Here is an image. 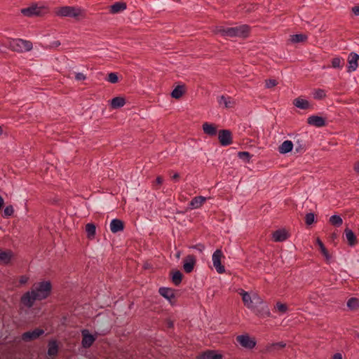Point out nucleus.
Returning <instances> with one entry per match:
<instances>
[{"label": "nucleus", "mask_w": 359, "mask_h": 359, "mask_svg": "<svg viewBox=\"0 0 359 359\" xmlns=\"http://www.w3.org/2000/svg\"><path fill=\"white\" fill-rule=\"evenodd\" d=\"M50 290V282H41L34 286L32 292L25 293L21 298V302L25 306L32 307L36 300H41L48 297Z\"/></svg>", "instance_id": "f257e3e1"}, {"label": "nucleus", "mask_w": 359, "mask_h": 359, "mask_svg": "<svg viewBox=\"0 0 359 359\" xmlns=\"http://www.w3.org/2000/svg\"><path fill=\"white\" fill-rule=\"evenodd\" d=\"M0 43L11 50L19 53L29 51L32 49V43L22 39L3 37L0 39Z\"/></svg>", "instance_id": "f03ea898"}, {"label": "nucleus", "mask_w": 359, "mask_h": 359, "mask_svg": "<svg viewBox=\"0 0 359 359\" xmlns=\"http://www.w3.org/2000/svg\"><path fill=\"white\" fill-rule=\"evenodd\" d=\"M250 28L246 25L229 27L219 26L216 29V33L224 37H247Z\"/></svg>", "instance_id": "7ed1b4c3"}, {"label": "nucleus", "mask_w": 359, "mask_h": 359, "mask_svg": "<svg viewBox=\"0 0 359 359\" xmlns=\"http://www.w3.org/2000/svg\"><path fill=\"white\" fill-rule=\"evenodd\" d=\"M55 13L60 17L78 18L82 15V10L76 6H61L55 9Z\"/></svg>", "instance_id": "20e7f679"}, {"label": "nucleus", "mask_w": 359, "mask_h": 359, "mask_svg": "<svg viewBox=\"0 0 359 359\" xmlns=\"http://www.w3.org/2000/svg\"><path fill=\"white\" fill-rule=\"evenodd\" d=\"M46 12V7L38 4H33L27 8L21 9V13L27 17L40 16Z\"/></svg>", "instance_id": "39448f33"}, {"label": "nucleus", "mask_w": 359, "mask_h": 359, "mask_svg": "<svg viewBox=\"0 0 359 359\" xmlns=\"http://www.w3.org/2000/svg\"><path fill=\"white\" fill-rule=\"evenodd\" d=\"M238 293L242 297V299L245 306L250 309H252L255 304L262 303V299L255 294H254L252 296H250L248 292L242 289L239 290Z\"/></svg>", "instance_id": "423d86ee"}, {"label": "nucleus", "mask_w": 359, "mask_h": 359, "mask_svg": "<svg viewBox=\"0 0 359 359\" xmlns=\"http://www.w3.org/2000/svg\"><path fill=\"white\" fill-rule=\"evenodd\" d=\"M257 316L261 318H266L271 316L268 305L262 300L261 304H255L254 308L251 309Z\"/></svg>", "instance_id": "0eeeda50"}, {"label": "nucleus", "mask_w": 359, "mask_h": 359, "mask_svg": "<svg viewBox=\"0 0 359 359\" xmlns=\"http://www.w3.org/2000/svg\"><path fill=\"white\" fill-rule=\"evenodd\" d=\"M222 257V252L220 250H217L214 252L212 257L213 266L219 273H223L225 271L224 266L221 264Z\"/></svg>", "instance_id": "6e6552de"}, {"label": "nucleus", "mask_w": 359, "mask_h": 359, "mask_svg": "<svg viewBox=\"0 0 359 359\" xmlns=\"http://www.w3.org/2000/svg\"><path fill=\"white\" fill-rule=\"evenodd\" d=\"M217 102L220 106L224 105L226 109H231L236 104L235 100L229 95L218 96Z\"/></svg>", "instance_id": "1a4fd4ad"}, {"label": "nucleus", "mask_w": 359, "mask_h": 359, "mask_svg": "<svg viewBox=\"0 0 359 359\" xmlns=\"http://www.w3.org/2000/svg\"><path fill=\"white\" fill-rule=\"evenodd\" d=\"M218 138L222 146H228L232 143L231 133L228 130H221Z\"/></svg>", "instance_id": "9d476101"}, {"label": "nucleus", "mask_w": 359, "mask_h": 359, "mask_svg": "<svg viewBox=\"0 0 359 359\" xmlns=\"http://www.w3.org/2000/svg\"><path fill=\"white\" fill-rule=\"evenodd\" d=\"M44 330L42 329L36 328L33 331L26 332L22 334V339L24 341H31L39 338L43 334Z\"/></svg>", "instance_id": "9b49d317"}, {"label": "nucleus", "mask_w": 359, "mask_h": 359, "mask_svg": "<svg viewBox=\"0 0 359 359\" xmlns=\"http://www.w3.org/2000/svg\"><path fill=\"white\" fill-rule=\"evenodd\" d=\"M196 264V258L194 255H188L183 259V269L186 273H191Z\"/></svg>", "instance_id": "f8f14e48"}, {"label": "nucleus", "mask_w": 359, "mask_h": 359, "mask_svg": "<svg viewBox=\"0 0 359 359\" xmlns=\"http://www.w3.org/2000/svg\"><path fill=\"white\" fill-rule=\"evenodd\" d=\"M359 60V55L355 53H351L348 61V72H351L355 71L358 68V61Z\"/></svg>", "instance_id": "ddd939ff"}, {"label": "nucleus", "mask_w": 359, "mask_h": 359, "mask_svg": "<svg viewBox=\"0 0 359 359\" xmlns=\"http://www.w3.org/2000/svg\"><path fill=\"white\" fill-rule=\"evenodd\" d=\"M237 341L243 347L252 348L255 346V342L248 336L239 335L236 337Z\"/></svg>", "instance_id": "4468645a"}, {"label": "nucleus", "mask_w": 359, "mask_h": 359, "mask_svg": "<svg viewBox=\"0 0 359 359\" xmlns=\"http://www.w3.org/2000/svg\"><path fill=\"white\" fill-rule=\"evenodd\" d=\"M124 225L122 221L118 219H114L110 223V230L112 233H116L123 230Z\"/></svg>", "instance_id": "2eb2a0df"}, {"label": "nucleus", "mask_w": 359, "mask_h": 359, "mask_svg": "<svg viewBox=\"0 0 359 359\" xmlns=\"http://www.w3.org/2000/svg\"><path fill=\"white\" fill-rule=\"evenodd\" d=\"M126 8V4L124 2L117 1L110 6L111 13L116 14L123 11Z\"/></svg>", "instance_id": "dca6fc26"}, {"label": "nucleus", "mask_w": 359, "mask_h": 359, "mask_svg": "<svg viewBox=\"0 0 359 359\" xmlns=\"http://www.w3.org/2000/svg\"><path fill=\"white\" fill-rule=\"evenodd\" d=\"M308 123L316 127H322L325 125V120L318 116H311L308 118Z\"/></svg>", "instance_id": "f3484780"}, {"label": "nucleus", "mask_w": 359, "mask_h": 359, "mask_svg": "<svg viewBox=\"0 0 359 359\" xmlns=\"http://www.w3.org/2000/svg\"><path fill=\"white\" fill-rule=\"evenodd\" d=\"M293 146L292 141L285 140L279 146L278 151L283 154H287L292 150Z\"/></svg>", "instance_id": "a211bd4d"}, {"label": "nucleus", "mask_w": 359, "mask_h": 359, "mask_svg": "<svg viewBox=\"0 0 359 359\" xmlns=\"http://www.w3.org/2000/svg\"><path fill=\"white\" fill-rule=\"evenodd\" d=\"M273 238L276 242H282L287 238V233L284 229H278L273 232Z\"/></svg>", "instance_id": "6ab92c4d"}, {"label": "nucleus", "mask_w": 359, "mask_h": 359, "mask_svg": "<svg viewBox=\"0 0 359 359\" xmlns=\"http://www.w3.org/2000/svg\"><path fill=\"white\" fill-rule=\"evenodd\" d=\"M346 238L351 246H354L357 243V238L355 233L349 229L346 228L344 231Z\"/></svg>", "instance_id": "aec40b11"}, {"label": "nucleus", "mask_w": 359, "mask_h": 359, "mask_svg": "<svg viewBox=\"0 0 359 359\" xmlns=\"http://www.w3.org/2000/svg\"><path fill=\"white\" fill-rule=\"evenodd\" d=\"M203 130L204 133L210 136L215 135L217 133V128L212 123L205 122L203 124Z\"/></svg>", "instance_id": "412c9836"}, {"label": "nucleus", "mask_w": 359, "mask_h": 359, "mask_svg": "<svg viewBox=\"0 0 359 359\" xmlns=\"http://www.w3.org/2000/svg\"><path fill=\"white\" fill-rule=\"evenodd\" d=\"M222 356L219 354L215 353L212 351H208L198 356V359H221Z\"/></svg>", "instance_id": "4be33fe9"}, {"label": "nucleus", "mask_w": 359, "mask_h": 359, "mask_svg": "<svg viewBox=\"0 0 359 359\" xmlns=\"http://www.w3.org/2000/svg\"><path fill=\"white\" fill-rule=\"evenodd\" d=\"M95 341V337L88 333L83 332L82 344L85 348H89Z\"/></svg>", "instance_id": "5701e85b"}, {"label": "nucleus", "mask_w": 359, "mask_h": 359, "mask_svg": "<svg viewBox=\"0 0 359 359\" xmlns=\"http://www.w3.org/2000/svg\"><path fill=\"white\" fill-rule=\"evenodd\" d=\"M206 201V198L204 196H196L194 197L190 202V205L192 208H199Z\"/></svg>", "instance_id": "b1692460"}, {"label": "nucleus", "mask_w": 359, "mask_h": 359, "mask_svg": "<svg viewBox=\"0 0 359 359\" xmlns=\"http://www.w3.org/2000/svg\"><path fill=\"white\" fill-rule=\"evenodd\" d=\"M159 293L167 299H171L175 297L174 291L170 288L161 287L159 289Z\"/></svg>", "instance_id": "393cba45"}, {"label": "nucleus", "mask_w": 359, "mask_h": 359, "mask_svg": "<svg viewBox=\"0 0 359 359\" xmlns=\"http://www.w3.org/2000/svg\"><path fill=\"white\" fill-rule=\"evenodd\" d=\"M58 346L55 341H50L48 343V354L50 357H54L57 354Z\"/></svg>", "instance_id": "a878e982"}, {"label": "nucleus", "mask_w": 359, "mask_h": 359, "mask_svg": "<svg viewBox=\"0 0 359 359\" xmlns=\"http://www.w3.org/2000/svg\"><path fill=\"white\" fill-rule=\"evenodd\" d=\"M126 104L125 100L121 97H116L111 101V106L114 109H117L123 107Z\"/></svg>", "instance_id": "bb28decb"}, {"label": "nucleus", "mask_w": 359, "mask_h": 359, "mask_svg": "<svg viewBox=\"0 0 359 359\" xmlns=\"http://www.w3.org/2000/svg\"><path fill=\"white\" fill-rule=\"evenodd\" d=\"M294 104L302 109H306L309 107V103L307 100H304L301 97L296 98L294 102Z\"/></svg>", "instance_id": "cd10ccee"}, {"label": "nucleus", "mask_w": 359, "mask_h": 359, "mask_svg": "<svg viewBox=\"0 0 359 359\" xmlns=\"http://www.w3.org/2000/svg\"><path fill=\"white\" fill-rule=\"evenodd\" d=\"M12 254L11 251H3L0 250V262L7 264L11 260Z\"/></svg>", "instance_id": "c85d7f7f"}, {"label": "nucleus", "mask_w": 359, "mask_h": 359, "mask_svg": "<svg viewBox=\"0 0 359 359\" xmlns=\"http://www.w3.org/2000/svg\"><path fill=\"white\" fill-rule=\"evenodd\" d=\"M95 231L96 227L93 224L88 223L86 225V231L89 238H92L94 237L95 234Z\"/></svg>", "instance_id": "c756f323"}, {"label": "nucleus", "mask_w": 359, "mask_h": 359, "mask_svg": "<svg viewBox=\"0 0 359 359\" xmlns=\"http://www.w3.org/2000/svg\"><path fill=\"white\" fill-rule=\"evenodd\" d=\"M182 273L180 271L172 272V280L175 285H178L182 282Z\"/></svg>", "instance_id": "7c9ffc66"}, {"label": "nucleus", "mask_w": 359, "mask_h": 359, "mask_svg": "<svg viewBox=\"0 0 359 359\" xmlns=\"http://www.w3.org/2000/svg\"><path fill=\"white\" fill-rule=\"evenodd\" d=\"M347 306L351 310H355L359 308V300L357 298L352 297L347 302Z\"/></svg>", "instance_id": "2f4dec72"}, {"label": "nucleus", "mask_w": 359, "mask_h": 359, "mask_svg": "<svg viewBox=\"0 0 359 359\" xmlns=\"http://www.w3.org/2000/svg\"><path fill=\"white\" fill-rule=\"evenodd\" d=\"M183 93V87L178 86L172 90L171 95L175 99H179L182 96Z\"/></svg>", "instance_id": "473e14b6"}, {"label": "nucleus", "mask_w": 359, "mask_h": 359, "mask_svg": "<svg viewBox=\"0 0 359 359\" xmlns=\"http://www.w3.org/2000/svg\"><path fill=\"white\" fill-rule=\"evenodd\" d=\"M330 222L334 226H339L342 224L343 220L339 215H332L330 218Z\"/></svg>", "instance_id": "72a5a7b5"}, {"label": "nucleus", "mask_w": 359, "mask_h": 359, "mask_svg": "<svg viewBox=\"0 0 359 359\" xmlns=\"http://www.w3.org/2000/svg\"><path fill=\"white\" fill-rule=\"evenodd\" d=\"M291 37V41L293 43L303 42L305 41L306 39V36L302 34H294L292 35Z\"/></svg>", "instance_id": "f704fd0d"}, {"label": "nucleus", "mask_w": 359, "mask_h": 359, "mask_svg": "<svg viewBox=\"0 0 359 359\" xmlns=\"http://www.w3.org/2000/svg\"><path fill=\"white\" fill-rule=\"evenodd\" d=\"M316 243L319 246L322 254L326 257L327 259H328L330 258V255L323 242L319 238H318Z\"/></svg>", "instance_id": "c9c22d12"}, {"label": "nucleus", "mask_w": 359, "mask_h": 359, "mask_svg": "<svg viewBox=\"0 0 359 359\" xmlns=\"http://www.w3.org/2000/svg\"><path fill=\"white\" fill-rule=\"evenodd\" d=\"M275 310L278 311L280 314H283L287 312V306L286 304L278 302L275 306Z\"/></svg>", "instance_id": "e433bc0d"}, {"label": "nucleus", "mask_w": 359, "mask_h": 359, "mask_svg": "<svg viewBox=\"0 0 359 359\" xmlns=\"http://www.w3.org/2000/svg\"><path fill=\"white\" fill-rule=\"evenodd\" d=\"M326 96V93L323 89H317L313 93V97L315 99L321 100Z\"/></svg>", "instance_id": "4c0bfd02"}, {"label": "nucleus", "mask_w": 359, "mask_h": 359, "mask_svg": "<svg viewBox=\"0 0 359 359\" xmlns=\"http://www.w3.org/2000/svg\"><path fill=\"white\" fill-rule=\"evenodd\" d=\"M238 155L241 159L248 162L250 161V159L252 156V155L248 151H240Z\"/></svg>", "instance_id": "58836bf2"}, {"label": "nucleus", "mask_w": 359, "mask_h": 359, "mask_svg": "<svg viewBox=\"0 0 359 359\" xmlns=\"http://www.w3.org/2000/svg\"><path fill=\"white\" fill-rule=\"evenodd\" d=\"M107 80L111 83H116L118 82V78L116 73L111 72L110 74H109Z\"/></svg>", "instance_id": "ea45409f"}, {"label": "nucleus", "mask_w": 359, "mask_h": 359, "mask_svg": "<svg viewBox=\"0 0 359 359\" xmlns=\"http://www.w3.org/2000/svg\"><path fill=\"white\" fill-rule=\"evenodd\" d=\"M315 215L313 213H308L305 217V222L307 225H311L314 222Z\"/></svg>", "instance_id": "a19ab883"}, {"label": "nucleus", "mask_w": 359, "mask_h": 359, "mask_svg": "<svg viewBox=\"0 0 359 359\" xmlns=\"http://www.w3.org/2000/svg\"><path fill=\"white\" fill-rule=\"evenodd\" d=\"M332 67L333 68H340L342 67V61L339 57H334L332 60Z\"/></svg>", "instance_id": "79ce46f5"}, {"label": "nucleus", "mask_w": 359, "mask_h": 359, "mask_svg": "<svg viewBox=\"0 0 359 359\" xmlns=\"http://www.w3.org/2000/svg\"><path fill=\"white\" fill-rule=\"evenodd\" d=\"M277 83H278V82L275 79H269V80L266 81V86L268 88H271L276 86L277 85Z\"/></svg>", "instance_id": "37998d69"}, {"label": "nucleus", "mask_w": 359, "mask_h": 359, "mask_svg": "<svg viewBox=\"0 0 359 359\" xmlns=\"http://www.w3.org/2000/svg\"><path fill=\"white\" fill-rule=\"evenodd\" d=\"M13 213V208L11 205H8L6 207L4 211V214L5 216L8 217L11 216Z\"/></svg>", "instance_id": "c03bdc74"}, {"label": "nucleus", "mask_w": 359, "mask_h": 359, "mask_svg": "<svg viewBox=\"0 0 359 359\" xmlns=\"http://www.w3.org/2000/svg\"><path fill=\"white\" fill-rule=\"evenodd\" d=\"M298 145L295 147V150L297 153L302 152L304 150V144L300 143L299 141L297 142Z\"/></svg>", "instance_id": "a18cd8bd"}, {"label": "nucleus", "mask_w": 359, "mask_h": 359, "mask_svg": "<svg viewBox=\"0 0 359 359\" xmlns=\"http://www.w3.org/2000/svg\"><path fill=\"white\" fill-rule=\"evenodd\" d=\"M86 79V76L83 73H76L75 79L77 81H83Z\"/></svg>", "instance_id": "49530a36"}, {"label": "nucleus", "mask_w": 359, "mask_h": 359, "mask_svg": "<svg viewBox=\"0 0 359 359\" xmlns=\"http://www.w3.org/2000/svg\"><path fill=\"white\" fill-rule=\"evenodd\" d=\"M28 281V278L25 276H22L20 278V285H24L25 283H27Z\"/></svg>", "instance_id": "de8ad7c7"}, {"label": "nucleus", "mask_w": 359, "mask_h": 359, "mask_svg": "<svg viewBox=\"0 0 359 359\" xmlns=\"http://www.w3.org/2000/svg\"><path fill=\"white\" fill-rule=\"evenodd\" d=\"M60 45V42L59 41H53L50 43V46L51 48H57Z\"/></svg>", "instance_id": "09e8293b"}, {"label": "nucleus", "mask_w": 359, "mask_h": 359, "mask_svg": "<svg viewBox=\"0 0 359 359\" xmlns=\"http://www.w3.org/2000/svg\"><path fill=\"white\" fill-rule=\"evenodd\" d=\"M352 11L354 13L355 15H359V6L353 7Z\"/></svg>", "instance_id": "8fccbe9b"}, {"label": "nucleus", "mask_w": 359, "mask_h": 359, "mask_svg": "<svg viewBox=\"0 0 359 359\" xmlns=\"http://www.w3.org/2000/svg\"><path fill=\"white\" fill-rule=\"evenodd\" d=\"M163 178L161 177H158L156 180V183L157 185H161L163 183Z\"/></svg>", "instance_id": "3c124183"}, {"label": "nucleus", "mask_w": 359, "mask_h": 359, "mask_svg": "<svg viewBox=\"0 0 359 359\" xmlns=\"http://www.w3.org/2000/svg\"><path fill=\"white\" fill-rule=\"evenodd\" d=\"M275 346L277 347L278 348H282L285 346V344L283 342L277 343L276 344H275Z\"/></svg>", "instance_id": "603ef678"}, {"label": "nucleus", "mask_w": 359, "mask_h": 359, "mask_svg": "<svg viewBox=\"0 0 359 359\" xmlns=\"http://www.w3.org/2000/svg\"><path fill=\"white\" fill-rule=\"evenodd\" d=\"M354 170L358 173L359 174V162H356L355 164H354Z\"/></svg>", "instance_id": "864d4df0"}, {"label": "nucleus", "mask_w": 359, "mask_h": 359, "mask_svg": "<svg viewBox=\"0 0 359 359\" xmlns=\"http://www.w3.org/2000/svg\"><path fill=\"white\" fill-rule=\"evenodd\" d=\"M333 359H342V356L340 353H336L334 355Z\"/></svg>", "instance_id": "5fc2aeb1"}, {"label": "nucleus", "mask_w": 359, "mask_h": 359, "mask_svg": "<svg viewBox=\"0 0 359 359\" xmlns=\"http://www.w3.org/2000/svg\"><path fill=\"white\" fill-rule=\"evenodd\" d=\"M3 134V128L0 126V136Z\"/></svg>", "instance_id": "6e6d98bb"}, {"label": "nucleus", "mask_w": 359, "mask_h": 359, "mask_svg": "<svg viewBox=\"0 0 359 359\" xmlns=\"http://www.w3.org/2000/svg\"><path fill=\"white\" fill-rule=\"evenodd\" d=\"M179 177V175L178 174H175L174 176H173V178L174 179H177Z\"/></svg>", "instance_id": "4d7b16f0"}, {"label": "nucleus", "mask_w": 359, "mask_h": 359, "mask_svg": "<svg viewBox=\"0 0 359 359\" xmlns=\"http://www.w3.org/2000/svg\"><path fill=\"white\" fill-rule=\"evenodd\" d=\"M168 327H172V323L171 322H169V323H168Z\"/></svg>", "instance_id": "13d9d810"}, {"label": "nucleus", "mask_w": 359, "mask_h": 359, "mask_svg": "<svg viewBox=\"0 0 359 359\" xmlns=\"http://www.w3.org/2000/svg\"><path fill=\"white\" fill-rule=\"evenodd\" d=\"M357 337H358V338L359 339V334H357Z\"/></svg>", "instance_id": "bf43d9fd"}]
</instances>
